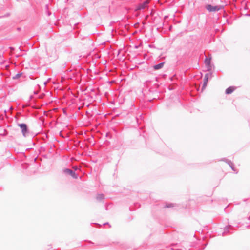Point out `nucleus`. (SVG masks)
<instances>
[{
    "instance_id": "obj_1",
    "label": "nucleus",
    "mask_w": 250,
    "mask_h": 250,
    "mask_svg": "<svg viewBox=\"0 0 250 250\" xmlns=\"http://www.w3.org/2000/svg\"><path fill=\"white\" fill-rule=\"evenodd\" d=\"M18 125L21 128L22 135L26 137L29 134V130L28 128L27 125L24 123L18 124Z\"/></svg>"
},
{
    "instance_id": "obj_2",
    "label": "nucleus",
    "mask_w": 250,
    "mask_h": 250,
    "mask_svg": "<svg viewBox=\"0 0 250 250\" xmlns=\"http://www.w3.org/2000/svg\"><path fill=\"white\" fill-rule=\"evenodd\" d=\"M224 8L222 5H216L212 6L210 4H208L206 6V9L209 12H216Z\"/></svg>"
},
{
    "instance_id": "obj_3",
    "label": "nucleus",
    "mask_w": 250,
    "mask_h": 250,
    "mask_svg": "<svg viewBox=\"0 0 250 250\" xmlns=\"http://www.w3.org/2000/svg\"><path fill=\"white\" fill-rule=\"evenodd\" d=\"M64 172L66 174H68V175H71L72 177H73L74 178H77L78 177V175L76 174L75 172H74L73 170L70 169H68V168H66L64 170Z\"/></svg>"
},
{
    "instance_id": "obj_4",
    "label": "nucleus",
    "mask_w": 250,
    "mask_h": 250,
    "mask_svg": "<svg viewBox=\"0 0 250 250\" xmlns=\"http://www.w3.org/2000/svg\"><path fill=\"white\" fill-rule=\"evenodd\" d=\"M148 4V1L146 0L143 3L140 4L138 6L137 9H138V10L144 9L146 7H147Z\"/></svg>"
},
{
    "instance_id": "obj_5",
    "label": "nucleus",
    "mask_w": 250,
    "mask_h": 250,
    "mask_svg": "<svg viewBox=\"0 0 250 250\" xmlns=\"http://www.w3.org/2000/svg\"><path fill=\"white\" fill-rule=\"evenodd\" d=\"M235 89V87L230 86V87H228V88H227L226 89L225 93L227 94H231V93H232L234 91Z\"/></svg>"
},
{
    "instance_id": "obj_6",
    "label": "nucleus",
    "mask_w": 250,
    "mask_h": 250,
    "mask_svg": "<svg viewBox=\"0 0 250 250\" xmlns=\"http://www.w3.org/2000/svg\"><path fill=\"white\" fill-rule=\"evenodd\" d=\"M164 64V62H162V63H160L158 64H156V65H154V66H153L154 69L159 70L163 67Z\"/></svg>"
},
{
    "instance_id": "obj_7",
    "label": "nucleus",
    "mask_w": 250,
    "mask_h": 250,
    "mask_svg": "<svg viewBox=\"0 0 250 250\" xmlns=\"http://www.w3.org/2000/svg\"><path fill=\"white\" fill-rule=\"evenodd\" d=\"M210 62H211L210 58H206V59L205 60V63L206 65L208 67H209L210 66Z\"/></svg>"
},
{
    "instance_id": "obj_8",
    "label": "nucleus",
    "mask_w": 250,
    "mask_h": 250,
    "mask_svg": "<svg viewBox=\"0 0 250 250\" xmlns=\"http://www.w3.org/2000/svg\"><path fill=\"white\" fill-rule=\"evenodd\" d=\"M225 160H226V162L228 164V165L231 167L232 169L234 170V168H233V164L232 162L231 161L228 160L227 159H225Z\"/></svg>"
},
{
    "instance_id": "obj_9",
    "label": "nucleus",
    "mask_w": 250,
    "mask_h": 250,
    "mask_svg": "<svg viewBox=\"0 0 250 250\" xmlns=\"http://www.w3.org/2000/svg\"><path fill=\"white\" fill-rule=\"evenodd\" d=\"M104 198V195L103 194H98L96 197L97 200L101 201Z\"/></svg>"
},
{
    "instance_id": "obj_10",
    "label": "nucleus",
    "mask_w": 250,
    "mask_h": 250,
    "mask_svg": "<svg viewBox=\"0 0 250 250\" xmlns=\"http://www.w3.org/2000/svg\"><path fill=\"white\" fill-rule=\"evenodd\" d=\"M21 75V73H17L13 77V79H19Z\"/></svg>"
},
{
    "instance_id": "obj_11",
    "label": "nucleus",
    "mask_w": 250,
    "mask_h": 250,
    "mask_svg": "<svg viewBox=\"0 0 250 250\" xmlns=\"http://www.w3.org/2000/svg\"><path fill=\"white\" fill-rule=\"evenodd\" d=\"M231 228V226H227L225 228V230H224V232H223V235H225V233H226L227 231L230 228Z\"/></svg>"
},
{
    "instance_id": "obj_12",
    "label": "nucleus",
    "mask_w": 250,
    "mask_h": 250,
    "mask_svg": "<svg viewBox=\"0 0 250 250\" xmlns=\"http://www.w3.org/2000/svg\"><path fill=\"white\" fill-rule=\"evenodd\" d=\"M211 73H208V74H206L205 76V78H208V79L209 77L210 76H211Z\"/></svg>"
},
{
    "instance_id": "obj_13",
    "label": "nucleus",
    "mask_w": 250,
    "mask_h": 250,
    "mask_svg": "<svg viewBox=\"0 0 250 250\" xmlns=\"http://www.w3.org/2000/svg\"><path fill=\"white\" fill-rule=\"evenodd\" d=\"M166 207L167 208H170L171 207H172V204H167V205H166Z\"/></svg>"
},
{
    "instance_id": "obj_14",
    "label": "nucleus",
    "mask_w": 250,
    "mask_h": 250,
    "mask_svg": "<svg viewBox=\"0 0 250 250\" xmlns=\"http://www.w3.org/2000/svg\"><path fill=\"white\" fill-rule=\"evenodd\" d=\"M207 83L206 82H204V83L203 85V88H205L207 85Z\"/></svg>"
},
{
    "instance_id": "obj_15",
    "label": "nucleus",
    "mask_w": 250,
    "mask_h": 250,
    "mask_svg": "<svg viewBox=\"0 0 250 250\" xmlns=\"http://www.w3.org/2000/svg\"><path fill=\"white\" fill-rule=\"evenodd\" d=\"M208 78H204V82H206L207 83L208 82Z\"/></svg>"
}]
</instances>
